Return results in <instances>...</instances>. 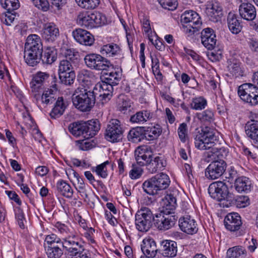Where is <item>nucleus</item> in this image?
<instances>
[{"instance_id":"nucleus-8","label":"nucleus","mask_w":258,"mask_h":258,"mask_svg":"<svg viewBox=\"0 0 258 258\" xmlns=\"http://www.w3.org/2000/svg\"><path fill=\"white\" fill-rule=\"evenodd\" d=\"M84 61L87 67L96 70H107L113 67L109 60L102 55L96 53L87 54L84 57Z\"/></svg>"},{"instance_id":"nucleus-1","label":"nucleus","mask_w":258,"mask_h":258,"mask_svg":"<svg viewBox=\"0 0 258 258\" xmlns=\"http://www.w3.org/2000/svg\"><path fill=\"white\" fill-rule=\"evenodd\" d=\"M215 134L216 131L208 126L202 128L195 133V147L200 150L211 149V155L209 156L223 157L226 156L228 152L225 148L221 147Z\"/></svg>"},{"instance_id":"nucleus-35","label":"nucleus","mask_w":258,"mask_h":258,"mask_svg":"<svg viewBox=\"0 0 258 258\" xmlns=\"http://www.w3.org/2000/svg\"><path fill=\"white\" fill-rule=\"evenodd\" d=\"M62 245H52V246H46L44 244V249L46 254L48 258H60L62 254L63 251L60 248Z\"/></svg>"},{"instance_id":"nucleus-23","label":"nucleus","mask_w":258,"mask_h":258,"mask_svg":"<svg viewBox=\"0 0 258 258\" xmlns=\"http://www.w3.org/2000/svg\"><path fill=\"white\" fill-rule=\"evenodd\" d=\"M161 250L163 256L174 257L176 255L177 244L174 241L165 240L161 242Z\"/></svg>"},{"instance_id":"nucleus-44","label":"nucleus","mask_w":258,"mask_h":258,"mask_svg":"<svg viewBox=\"0 0 258 258\" xmlns=\"http://www.w3.org/2000/svg\"><path fill=\"white\" fill-rule=\"evenodd\" d=\"M162 130L159 125L149 127L145 131V139L148 140H153L157 139L161 134Z\"/></svg>"},{"instance_id":"nucleus-56","label":"nucleus","mask_w":258,"mask_h":258,"mask_svg":"<svg viewBox=\"0 0 258 258\" xmlns=\"http://www.w3.org/2000/svg\"><path fill=\"white\" fill-rule=\"evenodd\" d=\"M14 211L15 213V217L17 220L20 227L22 229L24 228L25 226L24 224V221H25V219L22 210H21L20 207H17L15 208Z\"/></svg>"},{"instance_id":"nucleus-47","label":"nucleus","mask_w":258,"mask_h":258,"mask_svg":"<svg viewBox=\"0 0 258 258\" xmlns=\"http://www.w3.org/2000/svg\"><path fill=\"white\" fill-rule=\"evenodd\" d=\"M78 5L84 9H95L100 3L99 0H75Z\"/></svg>"},{"instance_id":"nucleus-54","label":"nucleus","mask_w":258,"mask_h":258,"mask_svg":"<svg viewBox=\"0 0 258 258\" xmlns=\"http://www.w3.org/2000/svg\"><path fill=\"white\" fill-rule=\"evenodd\" d=\"M62 241L60 238L57 237L55 234H51L47 235L45 239L44 245L45 244L46 246H52V245H61Z\"/></svg>"},{"instance_id":"nucleus-17","label":"nucleus","mask_w":258,"mask_h":258,"mask_svg":"<svg viewBox=\"0 0 258 258\" xmlns=\"http://www.w3.org/2000/svg\"><path fill=\"white\" fill-rule=\"evenodd\" d=\"M242 222L241 217L238 213L228 214L224 219V225L227 229L236 231L240 229Z\"/></svg>"},{"instance_id":"nucleus-4","label":"nucleus","mask_w":258,"mask_h":258,"mask_svg":"<svg viewBox=\"0 0 258 258\" xmlns=\"http://www.w3.org/2000/svg\"><path fill=\"white\" fill-rule=\"evenodd\" d=\"M100 130L99 121L91 120L87 122L78 121L70 124L69 126L70 132L74 136H83L84 138H91L95 136Z\"/></svg>"},{"instance_id":"nucleus-53","label":"nucleus","mask_w":258,"mask_h":258,"mask_svg":"<svg viewBox=\"0 0 258 258\" xmlns=\"http://www.w3.org/2000/svg\"><path fill=\"white\" fill-rule=\"evenodd\" d=\"M74 66L72 63L68 61L67 60L62 59L59 62L58 72L59 74L64 73H68L69 71H74L73 70Z\"/></svg>"},{"instance_id":"nucleus-6","label":"nucleus","mask_w":258,"mask_h":258,"mask_svg":"<svg viewBox=\"0 0 258 258\" xmlns=\"http://www.w3.org/2000/svg\"><path fill=\"white\" fill-rule=\"evenodd\" d=\"M136 226L141 232H146L152 227L154 216L150 209L143 207L138 210L135 216Z\"/></svg>"},{"instance_id":"nucleus-16","label":"nucleus","mask_w":258,"mask_h":258,"mask_svg":"<svg viewBox=\"0 0 258 258\" xmlns=\"http://www.w3.org/2000/svg\"><path fill=\"white\" fill-rule=\"evenodd\" d=\"M239 13L241 18L247 21H252L256 16L255 7L249 3H243L239 6Z\"/></svg>"},{"instance_id":"nucleus-51","label":"nucleus","mask_w":258,"mask_h":258,"mask_svg":"<svg viewBox=\"0 0 258 258\" xmlns=\"http://www.w3.org/2000/svg\"><path fill=\"white\" fill-rule=\"evenodd\" d=\"M207 101L203 97H198L193 99L191 103V108L195 110H202L207 105Z\"/></svg>"},{"instance_id":"nucleus-24","label":"nucleus","mask_w":258,"mask_h":258,"mask_svg":"<svg viewBox=\"0 0 258 258\" xmlns=\"http://www.w3.org/2000/svg\"><path fill=\"white\" fill-rule=\"evenodd\" d=\"M245 133L250 138L254 146L258 148V120H251L246 126Z\"/></svg>"},{"instance_id":"nucleus-21","label":"nucleus","mask_w":258,"mask_h":258,"mask_svg":"<svg viewBox=\"0 0 258 258\" xmlns=\"http://www.w3.org/2000/svg\"><path fill=\"white\" fill-rule=\"evenodd\" d=\"M68 106V101L62 97H58L54 107L49 113L52 118H57L61 116Z\"/></svg>"},{"instance_id":"nucleus-32","label":"nucleus","mask_w":258,"mask_h":258,"mask_svg":"<svg viewBox=\"0 0 258 258\" xmlns=\"http://www.w3.org/2000/svg\"><path fill=\"white\" fill-rule=\"evenodd\" d=\"M145 131L144 127L133 128L128 133L127 136L128 140L136 143L140 142L145 139Z\"/></svg>"},{"instance_id":"nucleus-48","label":"nucleus","mask_w":258,"mask_h":258,"mask_svg":"<svg viewBox=\"0 0 258 258\" xmlns=\"http://www.w3.org/2000/svg\"><path fill=\"white\" fill-rule=\"evenodd\" d=\"M132 102L124 95H120L118 100V108L121 112H125L131 107Z\"/></svg>"},{"instance_id":"nucleus-61","label":"nucleus","mask_w":258,"mask_h":258,"mask_svg":"<svg viewBox=\"0 0 258 258\" xmlns=\"http://www.w3.org/2000/svg\"><path fill=\"white\" fill-rule=\"evenodd\" d=\"M179 138L182 142H185L187 138V125L185 123L180 124L178 128Z\"/></svg>"},{"instance_id":"nucleus-20","label":"nucleus","mask_w":258,"mask_h":258,"mask_svg":"<svg viewBox=\"0 0 258 258\" xmlns=\"http://www.w3.org/2000/svg\"><path fill=\"white\" fill-rule=\"evenodd\" d=\"M216 35L213 29L210 28L204 29L201 32V41L204 46L208 49L214 48L216 45Z\"/></svg>"},{"instance_id":"nucleus-28","label":"nucleus","mask_w":258,"mask_h":258,"mask_svg":"<svg viewBox=\"0 0 258 258\" xmlns=\"http://www.w3.org/2000/svg\"><path fill=\"white\" fill-rule=\"evenodd\" d=\"M257 88L255 85L251 83H245L240 85L238 90V93L240 98L243 100H247L249 95L254 93Z\"/></svg>"},{"instance_id":"nucleus-5","label":"nucleus","mask_w":258,"mask_h":258,"mask_svg":"<svg viewBox=\"0 0 258 258\" xmlns=\"http://www.w3.org/2000/svg\"><path fill=\"white\" fill-rule=\"evenodd\" d=\"M170 183L169 176L162 172L144 181L142 187L146 193L154 196L167 188Z\"/></svg>"},{"instance_id":"nucleus-3","label":"nucleus","mask_w":258,"mask_h":258,"mask_svg":"<svg viewBox=\"0 0 258 258\" xmlns=\"http://www.w3.org/2000/svg\"><path fill=\"white\" fill-rule=\"evenodd\" d=\"M95 100L94 92L83 86L78 87L72 96L74 106L83 112L90 111L94 106Z\"/></svg>"},{"instance_id":"nucleus-52","label":"nucleus","mask_w":258,"mask_h":258,"mask_svg":"<svg viewBox=\"0 0 258 258\" xmlns=\"http://www.w3.org/2000/svg\"><path fill=\"white\" fill-rule=\"evenodd\" d=\"M120 79V74L116 72L106 74L104 80L114 86L118 84Z\"/></svg>"},{"instance_id":"nucleus-31","label":"nucleus","mask_w":258,"mask_h":258,"mask_svg":"<svg viewBox=\"0 0 258 258\" xmlns=\"http://www.w3.org/2000/svg\"><path fill=\"white\" fill-rule=\"evenodd\" d=\"M163 208L162 211H166L170 214L173 211L176 205V199L172 194L167 195L161 203Z\"/></svg>"},{"instance_id":"nucleus-42","label":"nucleus","mask_w":258,"mask_h":258,"mask_svg":"<svg viewBox=\"0 0 258 258\" xmlns=\"http://www.w3.org/2000/svg\"><path fill=\"white\" fill-rule=\"evenodd\" d=\"M229 73L235 77L242 76L243 72L240 67V64L235 60H230L228 66Z\"/></svg>"},{"instance_id":"nucleus-36","label":"nucleus","mask_w":258,"mask_h":258,"mask_svg":"<svg viewBox=\"0 0 258 258\" xmlns=\"http://www.w3.org/2000/svg\"><path fill=\"white\" fill-rule=\"evenodd\" d=\"M78 24L88 29L92 28L90 13L88 12H80L77 16Z\"/></svg>"},{"instance_id":"nucleus-29","label":"nucleus","mask_w":258,"mask_h":258,"mask_svg":"<svg viewBox=\"0 0 258 258\" xmlns=\"http://www.w3.org/2000/svg\"><path fill=\"white\" fill-rule=\"evenodd\" d=\"M55 227L62 235L63 241L68 238H75L76 232L71 226L58 222L56 224Z\"/></svg>"},{"instance_id":"nucleus-62","label":"nucleus","mask_w":258,"mask_h":258,"mask_svg":"<svg viewBox=\"0 0 258 258\" xmlns=\"http://www.w3.org/2000/svg\"><path fill=\"white\" fill-rule=\"evenodd\" d=\"M17 15V14L15 11H7L5 14L4 23L8 26L11 25V23L15 21Z\"/></svg>"},{"instance_id":"nucleus-37","label":"nucleus","mask_w":258,"mask_h":258,"mask_svg":"<svg viewBox=\"0 0 258 258\" xmlns=\"http://www.w3.org/2000/svg\"><path fill=\"white\" fill-rule=\"evenodd\" d=\"M246 256V250L242 246H236L228 249L226 258H245Z\"/></svg>"},{"instance_id":"nucleus-57","label":"nucleus","mask_w":258,"mask_h":258,"mask_svg":"<svg viewBox=\"0 0 258 258\" xmlns=\"http://www.w3.org/2000/svg\"><path fill=\"white\" fill-rule=\"evenodd\" d=\"M160 5L164 9L169 10L175 9L177 6L176 0H158Z\"/></svg>"},{"instance_id":"nucleus-43","label":"nucleus","mask_w":258,"mask_h":258,"mask_svg":"<svg viewBox=\"0 0 258 258\" xmlns=\"http://www.w3.org/2000/svg\"><path fill=\"white\" fill-rule=\"evenodd\" d=\"M65 60H67L71 63H72V66H76L79 62V52L76 51L74 49H67L63 53Z\"/></svg>"},{"instance_id":"nucleus-34","label":"nucleus","mask_w":258,"mask_h":258,"mask_svg":"<svg viewBox=\"0 0 258 258\" xmlns=\"http://www.w3.org/2000/svg\"><path fill=\"white\" fill-rule=\"evenodd\" d=\"M41 57L43 63L51 64L57 57L56 51L54 47H48L44 50L43 54H42Z\"/></svg>"},{"instance_id":"nucleus-7","label":"nucleus","mask_w":258,"mask_h":258,"mask_svg":"<svg viewBox=\"0 0 258 258\" xmlns=\"http://www.w3.org/2000/svg\"><path fill=\"white\" fill-rule=\"evenodd\" d=\"M211 198L217 201L226 200L233 202V195L230 193L227 185L223 181H219L211 183L208 188Z\"/></svg>"},{"instance_id":"nucleus-50","label":"nucleus","mask_w":258,"mask_h":258,"mask_svg":"<svg viewBox=\"0 0 258 258\" xmlns=\"http://www.w3.org/2000/svg\"><path fill=\"white\" fill-rule=\"evenodd\" d=\"M90 138H85L84 140L76 141V145L78 148L83 151H86L93 148L95 146L93 140H90Z\"/></svg>"},{"instance_id":"nucleus-11","label":"nucleus","mask_w":258,"mask_h":258,"mask_svg":"<svg viewBox=\"0 0 258 258\" xmlns=\"http://www.w3.org/2000/svg\"><path fill=\"white\" fill-rule=\"evenodd\" d=\"M176 221L175 216L172 214L161 211L154 217L155 226L159 230H167L171 228Z\"/></svg>"},{"instance_id":"nucleus-27","label":"nucleus","mask_w":258,"mask_h":258,"mask_svg":"<svg viewBox=\"0 0 258 258\" xmlns=\"http://www.w3.org/2000/svg\"><path fill=\"white\" fill-rule=\"evenodd\" d=\"M166 166L165 162L159 156H156L151 159V161L148 162L146 165L148 171L151 173L156 172L158 170H161Z\"/></svg>"},{"instance_id":"nucleus-14","label":"nucleus","mask_w":258,"mask_h":258,"mask_svg":"<svg viewBox=\"0 0 258 258\" xmlns=\"http://www.w3.org/2000/svg\"><path fill=\"white\" fill-rule=\"evenodd\" d=\"M49 77L48 74L39 72L34 75L30 83L32 92L34 94L43 88V84Z\"/></svg>"},{"instance_id":"nucleus-40","label":"nucleus","mask_w":258,"mask_h":258,"mask_svg":"<svg viewBox=\"0 0 258 258\" xmlns=\"http://www.w3.org/2000/svg\"><path fill=\"white\" fill-rule=\"evenodd\" d=\"M100 52L102 55L112 57L120 52V48L116 44H108L103 45L101 48Z\"/></svg>"},{"instance_id":"nucleus-59","label":"nucleus","mask_w":258,"mask_h":258,"mask_svg":"<svg viewBox=\"0 0 258 258\" xmlns=\"http://www.w3.org/2000/svg\"><path fill=\"white\" fill-rule=\"evenodd\" d=\"M111 84L104 80V81L98 83L95 87L96 89H99L100 92H101V91H106L107 90L108 92H111L113 91V86Z\"/></svg>"},{"instance_id":"nucleus-33","label":"nucleus","mask_w":258,"mask_h":258,"mask_svg":"<svg viewBox=\"0 0 258 258\" xmlns=\"http://www.w3.org/2000/svg\"><path fill=\"white\" fill-rule=\"evenodd\" d=\"M54 94L53 93V91H49L47 89L43 92L41 96L37 94V93L34 94V96L36 98L37 103L40 101L42 104L48 105L52 104L56 100L54 97Z\"/></svg>"},{"instance_id":"nucleus-25","label":"nucleus","mask_w":258,"mask_h":258,"mask_svg":"<svg viewBox=\"0 0 258 258\" xmlns=\"http://www.w3.org/2000/svg\"><path fill=\"white\" fill-rule=\"evenodd\" d=\"M228 26L229 30L233 34H238L241 30L242 26L238 16L234 13L230 12L227 17Z\"/></svg>"},{"instance_id":"nucleus-26","label":"nucleus","mask_w":258,"mask_h":258,"mask_svg":"<svg viewBox=\"0 0 258 258\" xmlns=\"http://www.w3.org/2000/svg\"><path fill=\"white\" fill-rule=\"evenodd\" d=\"M153 114L149 110H143L137 112L132 115L130 120L133 123L143 124L150 120L153 117Z\"/></svg>"},{"instance_id":"nucleus-39","label":"nucleus","mask_w":258,"mask_h":258,"mask_svg":"<svg viewBox=\"0 0 258 258\" xmlns=\"http://www.w3.org/2000/svg\"><path fill=\"white\" fill-rule=\"evenodd\" d=\"M57 188L60 194L67 198H71L73 195V190L70 185L66 181L61 180L57 183Z\"/></svg>"},{"instance_id":"nucleus-41","label":"nucleus","mask_w":258,"mask_h":258,"mask_svg":"<svg viewBox=\"0 0 258 258\" xmlns=\"http://www.w3.org/2000/svg\"><path fill=\"white\" fill-rule=\"evenodd\" d=\"M92 28L104 25L106 22V17L101 13L94 11L90 13Z\"/></svg>"},{"instance_id":"nucleus-15","label":"nucleus","mask_w":258,"mask_h":258,"mask_svg":"<svg viewBox=\"0 0 258 258\" xmlns=\"http://www.w3.org/2000/svg\"><path fill=\"white\" fill-rule=\"evenodd\" d=\"M179 226L182 231L189 234L196 233L198 230L196 222L189 216L180 218Z\"/></svg>"},{"instance_id":"nucleus-38","label":"nucleus","mask_w":258,"mask_h":258,"mask_svg":"<svg viewBox=\"0 0 258 258\" xmlns=\"http://www.w3.org/2000/svg\"><path fill=\"white\" fill-rule=\"evenodd\" d=\"M196 116L198 119L205 125H209L214 121V113L209 109L197 113Z\"/></svg>"},{"instance_id":"nucleus-19","label":"nucleus","mask_w":258,"mask_h":258,"mask_svg":"<svg viewBox=\"0 0 258 258\" xmlns=\"http://www.w3.org/2000/svg\"><path fill=\"white\" fill-rule=\"evenodd\" d=\"M207 15L209 20L214 22L220 21L223 16V8L217 1H213L210 7L207 9Z\"/></svg>"},{"instance_id":"nucleus-30","label":"nucleus","mask_w":258,"mask_h":258,"mask_svg":"<svg viewBox=\"0 0 258 258\" xmlns=\"http://www.w3.org/2000/svg\"><path fill=\"white\" fill-rule=\"evenodd\" d=\"M251 185V181L246 177H240L235 180L234 186L235 189L239 192L249 191Z\"/></svg>"},{"instance_id":"nucleus-18","label":"nucleus","mask_w":258,"mask_h":258,"mask_svg":"<svg viewBox=\"0 0 258 258\" xmlns=\"http://www.w3.org/2000/svg\"><path fill=\"white\" fill-rule=\"evenodd\" d=\"M59 36V29L53 23H46L43 28L42 36L48 42H52Z\"/></svg>"},{"instance_id":"nucleus-55","label":"nucleus","mask_w":258,"mask_h":258,"mask_svg":"<svg viewBox=\"0 0 258 258\" xmlns=\"http://www.w3.org/2000/svg\"><path fill=\"white\" fill-rule=\"evenodd\" d=\"M234 200L236 206L240 208H244L250 204L249 199L246 196H238L235 200L234 199L233 201Z\"/></svg>"},{"instance_id":"nucleus-60","label":"nucleus","mask_w":258,"mask_h":258,"mask_svg":"<svg viewBox=\"0 0 258 258\" xmlns=\"http://www.w3.org/2000/svg\"><path fill=\"white\" fill-rule=\"evenodd\" d=\"M143 170L141 167H138L133 164L132 169L130 171L129 175L132 179H136L140 178L143 174Z\"/></svg>"},{"instance_id":"nucleus-12","label":"nucleus","mask_w":258,"mask_h":258,"mask_svg":"<svg viewBox=\"0 0 258 258\" xmlns=\"http://www.w3.org/2000/svg\"><path fill=\"white\" fill-rule=\"evenodd\" d=\"M226 167L227 164L223 160H214L205 169V176L210 180L218 179L223 174Z\"/></svg>"},{"instance_id":"nucleus-64","label":"nucleus","mask_w":258,"mask_h":258,"mask_svg":"<svg viewBox=\"0 0 258 258\" xmlns=\"http://www.w3.org/2000/svg\"><path fill=\"white\" fill-rule=\"evenodd\" d=\"M254 92L256 93H252V94L249 95L248 97L247 100H244L243 101L252 106L258 104V88Z\"/></svg>"},{"instance_id":"nucleus-63","label":"nucleus","mask_w":258,"mask_h":258,"mask_svg":"<svg viewBox=\"0 0 258 258\" xmlns=\"http://www.w3.org/2000/svg\"><path fill=\"white\" fill-rule=\"evenodd\" d=\"M195 12L192 10L184 12L181 16V23L189 24L190 22L192 21V18H193L194 14H192V13Z\"/></svg>"},{"instance_id":"nucleus-10","label":"nucleus","mask_w":258,"mask_h":258,"mask_svg":"<svg viewBox=\"0 0 258 258\" xmlns=\"http://www.w3.org/2000/svg\"><path fill=\"white\" fill-rule=\"evenodd\" d=\"M73 239H67L61 243L62 246L72 255L71 258H90L89 255L84 252L83 246Z\"/></svg>"},{"instance_id":"nucleus-58","label":"nucleus","mask_w":258,"mask_h":258,"mask_svg":"<svg viewBox=\"0 0 258 258\" xmlns=\"http://www.w3.org/2000/svg\"><path fill=\"white\" fill-rule=\"evenodd\" d=\"M109 161H107L104 163L98 165L96 167V173L102 178H106L107 176V170L106 165L109 164Z\"/></svg>"},{"instance_id":"nucleus-2","label":"nucleus","mask_w":258,"mask_h":258,"mask_svg":"<svg viewBox=\"0 0 258 258\" xmlns=\"http://www.w3.org/2000/svg\"><path fill=\"white\" fill-rule=\"evenodd\" d=\"M43 46L40 37L36 34L29 35L25 45L24 59L29 66H36L41 60Z\"/></svg>"},{"instance_id":"nucleus-46","label":"nucleus","mask_w":258,"mask_h":258,"mask_svg":"<svg viewBox=\"0 0 258 258\" xmlns=\"http://www.w3.org/2000/svg\"><path fill=\"white\" fill-rule=\"evenodd\" d=\"M59 78L61 83L67 86H70L74 82L76 75L75 71H69L68 73H64L59 74Z\"/></svg>"},{"instance_id":"nucleus-49","label":"nucleus","mask_w":258,"mask_h":258,"mask_svg":"<svg viewBox=\"0 0 258 258\" xmlns=\"http://www.w3.org/2000/svg\"><path fill=\"white\" fill-rule=\"evenodd\" d=\"M2 6L7 11H15L20 7L18 0H1Z\"/></svg>"},{"instance_id":"nucleus-9","label":"nucleus","mask_w":258,"mask_h":258,"mask_svg":"<svg viewBox=\"0 0 258 258\" xmlns=\"http://www.w3.org/2000/svg\"><path fill=\"white\" fill-rule=\"evenodd\" d=\"M123 132L120 121L116 119H111L106 126L105 138L110 142H118L121 140Z\"/></svg>"},{"instance_id":"nucleus-45","label":"nucleus","mask_w":258,"mask_h":258,"mask_svg":"<svg viewBox=\"0 0 258 258\" xmlns=\"http://www.w3.org/2000/svg\"><path fill=\"white\" fill-rule=\"evenodd\" d=\"M135 155H139L140 157H141L144 161L146 162V165L153 157L151 151L147 146L138 147L135 151Z\"/></svg>"},{"instance_id":"nucleus-22","label":"nucleus","mask_w":258,"mask_h":258,"mask_svg":"<svg viewBox=\"0 0 258 258\" xmlns=\"http://www.w3.org/2000/svg\"><path fill=\"white\" fill-rule=\"evenodd\" d=\"M141 249L145 256L150 257H154L158 250L155 242L151 238L143 240Z\"/></svg>"},{"instance_id":"nucleus-13","label":"nucleus","mask_w":258,"mask_h":258,"mask_svg":"<svg viewBox=\"0 0 258 258\" xmlns=\"http://www.w3.org/2000/svg\"><path fill=\"white\" fill-rule=\"evenodd\" d=\"M73 35L75 39L81 44L91 46L94 43V36L85 30L77 29L73 32Z\"/></svg>"}]
</instances>
